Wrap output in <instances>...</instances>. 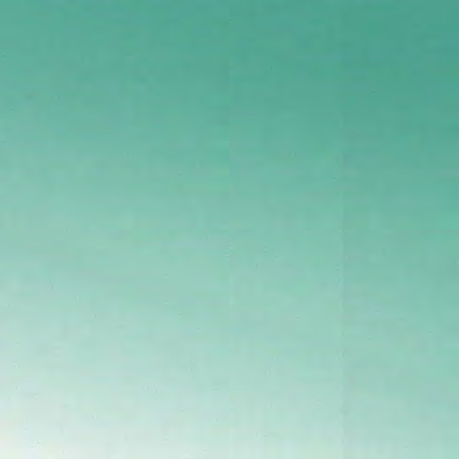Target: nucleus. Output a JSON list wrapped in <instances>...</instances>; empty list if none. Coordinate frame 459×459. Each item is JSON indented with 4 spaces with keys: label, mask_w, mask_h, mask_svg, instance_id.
<instances>
[{
    "label": "nucleus",
    "mask_w": 459,
    "mask_h": 459,
    "mask_svg": "<svg viewBox=\"0 0 459 459\" xmlns=\"http://www.w3.org/2000/svg\"><path fill=\"white\" fill-rule=\"evenodd\" d=\"M274 86H275V87H278L279 85H278V84H275Z\"/></svg>",
    "instance_id": "2"
},
{
    "label": "nucleus",
    "mask_w": 459,
    "mask_h": 459,
    "mask_svg": "<svg viewBox=\"0 0 459 459\" xmlns=\"http://www.w3.org/2000/svg\"><path fill=\"white\" fill-rule=\"evenodd\" d=\"M342 87H345L346 85H345V84H342Z\"/></svg>",
    "instance_id": "3"
},
{
    "label": "nucleus",
    "mask_w": 459,
    "mask_h": 459,
    "mask_svg": "<svg viewBox=\"0 0 459 459\" xmlns=\"http://www.w3.org/2000/svg\"><path fill=\"white\" fill-rule=\"evenodd\" d=\"M400 86H404V85L401 84ZM447 86H459V84H448Z\"/></svg>",
    "instance_id": "1"
}]
</instances>
